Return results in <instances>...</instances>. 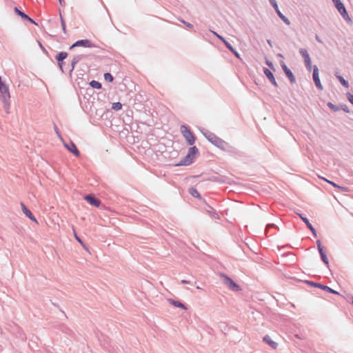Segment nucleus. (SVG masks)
<instances>
[{"instance_id":"14","label":"nucleus","mask_w":353,"mask_h":353,"mask_svg":"<svg viewBox=\"0 0 353 353\" xmlns=\"http://www.w3.org/2000/svg\"><path fill=\"white\" fill-rule=\"evenodd\" d=\"M85 200H86L90 205L95 207H99L101 204L100 200L90 194L86 195L85 196Z\"/></svg>"},{"instance_id":"51","label":"nucleus","mask_w":353,"mask_h":353,"mask_svg":"<svg viewBox=\"0 0 353 353\" xmlns=\"http://www.w3.org/2000/svg\"><path fill=\"white\" fill-rule=\"evenodd\" d=\"M54 131H55V132H56L59 136H60V135H59V129H58V128H57V125H55V124H54Z\"/></svg>"},{"instance_id":"40","label":"nucleus","mask_w":353,"mask_h":353,"mask_svg":"<svg viewBox=\"0 0 353 353\" xmlns=\"http://www.w3.org/2000/svg\"><path fill=\"white\" fill-rule=\"evenodd\" d=\"M339 108L343 110L345 112H347V113L350 112L349 108L347 107V105H345V104L341 105Z\"/></svg>"},{"instance_id":"7","label":"nucleus","mask_w":353,"mask_h":353,"mask_svg":"<svg viewBox=\"0 0 353 353\" xmlns=\"http://www.w3.org/2000/svg\"><path fill=\"white\" fill-rule=\"evenodd\" d=\"M316 246H317V249H318V251L319 252V254H320V256H321V259L322 260V261L324 263V264L328 267L329 266V261H328V259L327 257V255L325 254V252H324L323 250V248L321 245V242L320 240H317L316 242Z\"/></svg>"},{"instance_id":"34","label":"nucleus","mask_w":353,"mask_h":353,"mask_svg":"<svg viewBox=\"0 0 353 353\" xmlns=\"http://www.w3.org/2000/svg\"><path fill=\"white\" fill-rule=\"evenodd\" d=\"M59 16H60L61 23V27H62L63 31L64 33H66V28H65V21L63 19L62 15H61V13L59 14Z\"/></svg>"},{"instance_id":"16","label":"nucleus","mask_w":353,"mask_h":353,"mask_svg":"<svg viewBox=\"0 0 353 353\" xmlns=\"http://www.w3.org/2000/svg\"><path fill=\"white\" fill-rule=\"evenodd\" d=\"M21 210L26 214V216H28L30 220L33 221L34 222L37 223V221L32 214V213L30 212V210L27 208V207L23 203H21Z\"/></svg>"},{"instance_id":"35","label":"nucleus","mask_w":353,"mask_h":353,"mask_svg":"<svg viewBox=\"0 0 353 353\" xmlns=\"http://www.w3.org/2000/svg\"><path fill=\"white\" fill-rule=\"evenodd\" d=\"M74 237H75V239L84 248L86 249L85 248V245L84 244V243L82 241V240L80 239V237L76 234L75 231H74Z\"/></svg>"},{"instance_id":"33","label":"nucleus","mask_w":353,"mask_h":353,"mask_svg":"<svg viewBox=\"0 0 353 353\" xmlns=\"http://www.w3.org/2000/svg\"><path fill=\"white\" fill-rule=\"evenodd\" d=\"M304 62H305V65L307 70L310 72L312 70V69H313V67H314L312 65L311 59L309 61H305Z\"/></svg>"},{"instance_id":"17","label":"nucleus","mask_w":353,"mask_h":353,"mask_svg":"<svg viewBox=\"0 0 353 353\" xmlns=\"http://www.w3.org/2000/svg\"><path fill=\"white\" fill-rule=\"evenodd\" d=\"M14 12L17 14H18L19 16H20L22 19H23L25 20H28V21H30L32 23L36 24V23L34 22V21L32 19L29 17L28 15H27L25 12L21 11L17 7L14 8Z\"/></svg>"},{"instance_id":"4","label":"nucleus","mask_w":353,"mask_h":353,"mask_svg":"<svg viewBox=\"0 0 353 353\" xmlns=\"http://www.w3.org/2000/svg\"><path fill=\"white\" fill-rule=\"evenodd\" d=\"M335 8L337 9L338 12L340 13L341 17L347 21H351V19L348 15L347 10L341 0H332Z\"/></svg>"},{"instance_id":"26","label":"nucleus","mask_w":353,"mask_h":353,"mask_svg":"<svg viewBox=\"0 0 353 353\" xmlns=\"http://www.w3.org/2000/svg\"><path fill=\"white\" fill-rule=\"evenodd\" d=\"M189 193L195 198H200V194L198 190L194 188H190L189 189Z\"/></svg>"},{"instance_id":"54","label":"nucleus","mask_w":353,"mask_h":353,"mask_svg":"<svg viewBox=\"0 0 353 353\" xmlns=\"http://www.w3.org/2000/svg\"><path fill=\"white\" fill-rule=\"evenodd\" d=\"M59 3L61 5H63L64 3V1L63 0H59Z\"/></svg>"},{"instance_id":"24","label":"nucleus","mask_w":353,"mask_h":353,"mask_svg":"<svg viewBox=\"0 0 353 353\" xmlns=\"http://www.w3.org/2000/svg\"><path fill=\"white\" fill-rule=\"evenodd\" d=\"M339 82L345 88H349V83L341 75L335 74Z\"/></svg>"},{"instance_id":"11","label":"nucleus","mask_w":353,"mask_h":353,"mask_svg":"<svg viewBox=\"0 0 353 353\" xmlns=\"http://www.w3.org/2000/svg\"><path fill=\"white\" fill-rule=\"evenodd\" d=\"M98 339L101 345L103 346L105 349L108 350L109 347L110 346L109 338L101 333L100 335L98 336Z\"/></svg>"},{"instance_id":"56","label":"nucleus","mask_w":353,"mask_h":353,"mask_svg":"<svg viewBox=\"0 0 353 353\" xmlns=\"http://www.w3.org/2000/svg\"><path fill=\"white\" fill-rule=\"evenodd\" d=\"M279 57H283V55L281 54H278Z\"/></svg>"},{"instance_id":"43","label":"nucleus","mask_w":353,"mask_h":353,"mask_svg":"<svg viewBox=\"0 0 353 353\" xmlns=\"http://www.w3.org/2000/svg\"><path fill=\"white\" fill-rule=\"evenodd\" d=\"M347 97L348 101L353 105V94L348 92L347 94Z\"/></svg>"},{"instance_id":"3","label":"nucleus","mask_w":353,"mask_h":353,"mask_svg":"<svg viewBox=\"0 0 353 353\" xmlns=\"http://www.w3.org/2000/svg\"><path fill=\"white\" fill-rule=\"evenodd\" d=\"M180 131L188 142V145H192L195 142V137L190 131L189 128L185 125H182L180 128Z\"/></svg>"},{"instance_id":"49","label":"nucleus","mask_w":353,"mask_h":353,"mask_svg":"<svg viewBox=\"0 0 353 353\" xmlns=\"http://www.w3.org/2000/svg\"><path fill=\"white\" fill-rule=\"evenodd\" d=\"M38 43H39V45L40 48L42 49V50H43V52H46V53H47L46 50V49H45V48L43 46V45L41 44V43L40 41H38Z\"/></svg>"},{"instance_id":"19","label":"nucleus","mask_w":353,"mask_h":353,"mask_svg":"<svg viewBox=\"0 0 353 353\" xmlns=\"http://www.w3.org/2000/svg\"><path fill=\"white\" fill-rule=\"evenodd\" d=\"M193 162V157H192L188 153L185 156V157L181 161V162L178 164L179 165H189L192 164Z\"/></svg>"},{"instance_id":"9","label":"nucleus","mask_w":353,"mask_h":353,"mask_svg":"<svg viewBox=\"0 0 353 353\" xmlns=\"http://www.w3.org/2000/svg\"><path fill=\"white\" fill-rule=\"evenodd\" d=\"M313 81L314 82L316 88L321 90H323V85H321L319 75V68L316 65H314L313 67V74H312Z\"/></svg>"},{"instance_id":"20","label":"nucleus","mask_w":353,"mask_h":353,"mask_svg":"<svg viewBox=\"0 0 353 353\" xmlns=\"http://www.w3.org/2000/svg\"><path fill=\"white\" fill-rule=\"evenodd\" d=\"M263 341L268 343L272 348L276 349L277 343L273 341L268 335L265 336L263 339Z\"/></svg>"},{"instance_id":"10","label":"nucleus","mask_w":353,"mask_h":353,"mask_svg":"<svg viewBox=\"0 0 353 353\" xmlns=\"http://www.w3.org/2000/svg\"><path fill=\"white\" fill-rule=\"evenodd\" d=\"M281 66L287 76V77L289 79L290 81L292 83L296 82V79L292 73V72L288 68V66L285 65V63L283 61L281 62Z\"/></svg>"},{"instance_id":"48","label":"nucleus","mask_w":353,"mask_h":353,"mask_svg":"<svg viewBox=\"0 0 353 353\" xmlns=\"http://www.w3.org/2000/svg\"><path fill=\"white\" fill-rule=\"evenodd\" d=\"M315 39H316V41H317L318 43H323L322 40L320 39V37H319L317 34H316V36H315Z\"/></svg>"},{"instance_id":"28","label":"nucleus","mask_w":353,"mask_h":353,"mask_svg":"<svg viewBox=\"0 0 353 353\" xmlns=\"http://www.w3.org/2000/svg\"><path fill=\"white\" fill-rule=\"evenodd\" d=\"M199 152V150L196 146H193L189 148L188 150V154H190L192 157H194V154Z\"/></svg>"},{"instance_id":"15","label":"nucleus","mask_w":353,"mask_h":353,"mask_svg":"<svg viewBox=\"0 0 353 353\" xmlns=\"http://www.w3.org/2000/svg\"><path fill=\"white\" fill-rule=\"evenodd\" d=\"M263 72L267 77V78L270 80V81L272 83V85L275 87H278V84L275 80V78L272 72L266 68H263Z\"/></svg>"},{"instance_id":"55","label":"nucleus","mask_w":353,"mask_h":353,"mask_svg":"<svg viewBox=\"0 0 353 353\" xmlns=\"http://www.w3.org/2000/svg\"><path fill=\"white\" fill-rule=\"evenodd\" d=\"M212 216H213L214 217H216V216H218V214H217L216 212H213Z\"/></svg>"},{"instance_id":"38","label":"nucleus","mask_w":353,"mask_h":353,"mask_svg":"<svg viewBox=\"0 0 353 353\" xmlns=\"http://www.w3.org/2000/svg\"><path fill=\"white\" fill-rule=\"evenodd\" d=\"M223 43L225 44V47L230 50H232V49L234 48L232 45L228 42L225 39L223 41Z\"/></svg>"},{"instance_id":"50","label":"nucleus","mask_w":353,"mask_h":353,"mask_svg":"<svg viewBox=\"0 0 353 353\" xmlns=\"http://www.w3.org/2000/svg\"><path fill=\"white\" fill-rule=\"evenodd\" d=\"M270 227H276L274 223H272V224H268L267 226H266V232L268 231V228H270Z\"/></svg>"},{"instance_id":"44","label":"nucleus","mask_w":353,"mask_h":353,"mask_svg":"<svg viewBox=\"0 0 353 353\" xmlns=\"http://www.w3.org/2000/svg\"><path fill=\"white\" fill-rule=\"evenodd\" d=\"M211 32L213 33L214 35H215L221 41H223L225 40L224 37H223L222 36L219 35L216 32H214V31H211Z\"/></svg>"},{"instance_id":"23","label":"nucleus","mask_w":353,"mask_h":353,"mask_svg":"<svg viewBox=\"0 0 353 353\" xmlns=\"http://www.w3.org/2000/svg\"><path fill=\"white\" fill-rule=\"evenodd\" d=\"M68 57V53L65 52H61L59 53H58L56 57H55V59H57V61L58 62H61V61H63V60L65 59H66Z\"/></svg>"},{"instance_id":"41","label":"nucleus","mask_w":353,"mask_h":353,"mask_svg":"<svg viewBox=\"0 0 353 353\" xmlns=\"http://www.w3.org/2000/svg\"><path fill=\"white\" fill-rule=\"evenodd\" d=\"M179 21H180L181 22H182V23H183L185 26H186L188 28H193V25H192V24H191L190 23H189V22H186V21H184L183 19H179Z\"/></svg>"},{"instance_id":"22","label":"nucleus","mask_w":353,"mask_h":353,"mask_svg":"<svg viewBox=\"0 0 353 353\" xmlns=\"http://www.w3.org/2000/svg\"><path fill=\"white\" fill-rule=\"evenodd\" d=\"M300 54L303 57L304 61L310 60V57L307 52V50L305 48H301L299 50Z\"/></svg>"},{"instance_id":"18","label":"nucleus","mask_w":353,"mask_h":353,"mask_svg":"<svg viewBox=\"0 0 353 353\" xmlns=\"http://www.w3.org/2000/svg\"><path fill=\"white\" fill-rule=\"evenodd\" d=\"M223 150L232 155L237 154L239 152L237 148L230 145L228 143H226V145H225Z\"/></svg>"},{"instance_id":"42","label":"nucleus","mask_w":353,"mask_h":353,"mask_svg":"<svg viewBox=\"0 0 353 353\" xmlns=\"http://www.w3.org/2000/svg\"><path fill=\"white\" fill-rule=\"evenodd\" d=\"M236 58L241 59L240 54L234 49L233 48L232 50L230 51Z\"/></svg>"},{"instance_id":"32","label":"nucleus","mask_w":353,"mask_h":353,"mask_svg":"<svg viewBox=\"0 0 353 353\" xmlns=\"http://www.w3.org/2000/svg\"><path fill=\"white\" fill-rule=\"evenodd\" d=\"M83 55H76L72 58V61L77 64L80 61L83 59Z\"/></svg>"},{"instance_id":"45","label":"nucleus","mask_w":353,"mask_h":353,"mask_svg":"<svg viewBox=\"0 0 353 353\" xmlns=\"http://www.w3.org/2000/svg\"><path fill=\"white\" fill-rule=\"evenodd\" d=\"M266 64L271 68L273 70H274V64L272 63V61H269V60H266L265 61Z\"/></svg>"},{"instance_id":"46","label":"nucleus","mask_w":353,"mask_h":353,"mask_svg":"<svg viewBox=\"0 0 353 353\" xmlns=\"http://www.w3.org/2000/svg\"><path fill=\"white\" fill-rule=\"evenodd\" d=\"M63 64H64L63 61L58 62V65H59V68H60V70H61L62 72H64Z\"/></svg>"},{"instance_id":"25","label":"nucleus","mask_w":353,"mask_h":353,"mask_svg":"<svg viewBox=\"0 0 353 353\" xmlns=\"http://www.w3.org/2000/svg\"><path fill=\"white\" fill-rule=\"evenodd\" d=\"M276 14L286 25L289 26L290 24V20L281 11L277 12Z\"/></svg>"},{"instance_id":"47","label":"nucleus","mask_w":353,"mask_h":353,"mask_svg":"<svg viewBox=\"0 0 353 353\" xmlns=\"http://www.w3.org/2000/svg\"><path fill=\"white\" fill-rule=\"evenodd\" d=\"M339 189L341 190L343 192H348V188L347 187H344V186H341L340 185V188H338Z\"/></svg>"},{"instance_id":"2","label":"nucleus","mask_w":353,"mask_h":353,"mask_svg":"<svg viewBox=\"0 0 353 353\" xmlns=\"http://www.w3.org/2000/svg\"><path fill=\"white\" fill-rule=\"evenodd\" d=\"M10 93L8 91V86L2 82L1 77H0V99L4 104V108L8 112V109L9 108V101H10Z\"/></svg>"},{"instance_id":"27","label":"nucleus","mask_w":353,"mask_h":353,"mask_svg":"<svg viewBox=\"0 0 353 353\" xmlns=\"http://www.w3.org/2000/svg\"><path fill=\"white\" fill-rule=\"evenodd\" d=\"M90 85L95 89H100L101 88V83L97 81L92 80L90 82Z\"/></svg>"},{"instance_id":"1","label":"nucleus","mask_w":353,"mask_h":353,"mask_svg":"<svg viewBox=\"0 0 353 353\" xmlns=\"http://www.w3.org/2000/svg\"><path fill=\"white\" fill-rule=\"evenodd\" d=\"M202 134L203 136L213 145H214L218 148L223 150L225 145H226V141L223 140L222 139L218 137L215 134L211 132L208 130H202Z\"/></svg>"},{"instance_id":"12","label":"nucleus","mask_w":353,"mask_h":353,"mask_svg":"<svg viewBox=\"0 0 353 353\" xmlns=\"http://www.w3.org/2000/svg\"><path fill=\"white\" fill-rule=\"evenodd\" d=\"M64 145L75 157H79L80 155L79 150L73 142L70 141L68 143H64Z\"/></svg>"},{"instance_id":"53","label":"nucleus","mask_w":353,"mask_h":353,"mask_svg":"<svg viewBox=\"0 0 353 353\" xmlns=\"http://www.w3.org/2000/svg\"><path fill=\"white\" fill-rule=\"evenodd\" d=\"M267 43H268V45L270 46V47H272V42L270 39H268L267 40Z\"/></svg>"},{"instance_id":"21","label":"nucleus","mask_w":353,"mask_h":353,"mask_svg":"<svg viewBox=\"0 0 353 353\" xmlns=\"http://www.w3.org/2000/svg\"><path fill=\"white\" fill-rule=\"evenodd\" d=\"M168 301H169V303L171 305H174V307H180V308H182L183 310H186L187 309L185 305L183 303H181V302H180L179 301H175V300H173V299H169Z\"/></svg>"},{"instance_id":"13","label":"nucleus","mask_w":353,"mask_h":353,"mask_svg":"<svg viewBox=\"0 0 353 353\" xmlns=\"http://www.w3.org/2000/svg\"><path fill=\"white\" fill-rule=\"evenodd\" d=\"M299 217L301 218V219L305 223V225H307V227L308 228V229L312 232V234L314 236H316L317 234H316V231L315 230V228L312 226V225L310 223L309 220L307 218H306L303 214H297Z\"/></svg>"},{"instance_id":"8","label":"nucleus","mask_w":353,"mask_h":353,"mask_svg":"<svg viewBox=\"0 0 353 353\" xmlns=\"http://www.w3.org/2000/svg\"><path fill=\"white\" fill-rule=\"evenodd\" d=\"M307 283L309 285H312V286L320 288V289L323 290H325V291H326L327 292H330V293H332V294H339V293L337 291L332 289L329 286L324 285H323L321 283H314L313 281H307Z\"/></svg>"},{"instance_id":"30","label":"nucleus","mask_w":353,"mask_h":353,"mask_svg":"<svg viewBox=\"0 0 353 353\" xmlns=\"http://www.w3.org/2000/svg\"><path fill=\"white\" fill-rule=\"evenodd\" d=\"M104 79L105 81L108 82H112L114 80L113 76L109 72H106L104 74Z\"/></svg>"},{"instance_id":"31","label":"nucleus","mask_w":353,"mask_h":353,"mask_svg":"<svg viewBox=\"0 0 353 353\" xmlns=\"http://www.w3.org/2000/svg\"><path fill=\"white\" fill-rule=\"evenodd\" d=\"M327 105L334 112H337L338 110H340V108L338 106H336V105L333 104L331 102H328Z\"/></svg>"},{"instance_id":"52","label":"nucleus","mask_w":353,"mask_h":353,"mask_svg":"<svg viewBox=\"0 0 353 353\" xmlns=\"http://www.w3.org/2000/svg\"><path fill=\"white\" fill-rule=\"evenodd\" d=\"M181 283H184V284H187V283L191 284L192 283V282L190 281H187V280H182Z\"/></svg>"},{"instance_id":"29","label":"nucleus","mask_w":353,"mask_h":353,"mask_svg":"<svg viewBox=\"0 0 353 353\" xmlns=\"http://www.w3.org/2000/svg\"><path fill=\"white\" fill-rule=\"evenodd\" d=\"M112 108L115 111L120 110L122 108V104L120 102L113 103Z\"/></svg>"},{"instance_id":"5","label":"nucleus","mask_w":353,"mask_h":353,"mask_svg":"<svg viewBox=\"0 0 353 353\" xmlns=\"http://www.w3.org/2000/svg\"><path fill=\"white\" fill-rule=\"evenodd\" d=\"M224 278L223 283L228 286L231 290L234 292H238L241 290V288L239 285H237L231 278L223 274Z\"/></svg>"},{"instance_id":"39","label":"nucleus","mask_w":353,"mask_h":353,"mask_svg":"<svg viewBox=\"0 0 353 353\" xmlns=\"http://www.w3.org/2000/svg\"><path fill=\"white\" fill-rule=\"evenodd\" d=\"M76 65V63H74L72 61H71L70 67L69 70L70 74H71L73 70H74Z\"/></svg>"},{"instance_id":"36","label":"nucleus","mask_w":353,"mask_h":353,"mask_svg":"<svg viewBox=\"0 0 353 353\" xmlns=\"http://www.w3.org/2000/svg\"><path fill=\"white\" fill-rule=\"evenodd\" d=\"M321 179H322L323 180L327 181L328 183L331 184L334 188H340V185H339L338 184L335 183L333 181H329V180H327V179H325L323 177H321Z\"/></svg>"},{"instance_id":"6","label":"nucleus","mask_w":353,"mask_h":353,"mask_svg":"<svg viewBox=\"0 0 353 353\" xmlns=\"http://www.w3.org/2000/svg\"><path fill=\"white\" fill-rule=\"evenodd\" d=\"M75 47L93 48L94 45L88 39H81L74 43L70 47V49H72Z\"/></svg>"},{"instance_id":"37","label":"nucleus","mask_w":353,"mask_h":353,"mask_svg":"<svg viewBox=\"0 0 353 353\" xmlns=\"http://www.w3.org/2000/svg\"><path fill=\"white\" fill-rule=\"evenodd\" d=\"M270 4L272 5V6L274 8V10L276 11V12L280 11L279 8V6H278V4L276 3V1H273V2H271Z\"/></svg>"}]
</instances>
